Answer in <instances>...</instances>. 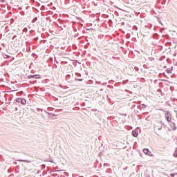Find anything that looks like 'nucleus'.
I'll list each match as a JSON object with an SVG mask.
<instances>
[{
	"mask_svg": "<svg viewBox=\"0 0 177 177\" xmlns=\"http://www.w3.org/2000/svg\"><path fill=\"white\" fill-rule=\"evenodd\" d=\"M165 117H166L167 121H168V122H171V120H172L171 115L167 113Z\"/></svg>",
	"mask_w": 177,
	"mask_h": 177,
	"instance_id": "obj_3",
	"label": "nucleus"
},
{
	"mask_svg": "<svg viewBox=\"0 0 177 177\" xmlns=\"http://www.w3.org/2000/svg\"><path fill=\"white\" fill-rule=\"evenodd\" d=\"M16 102H17L18 103H21V104H26V103H27V101L26 100V99H21V98H17Z\"/></svg>",
	"mask_w": 177,
	"mask_h": 177,
	"instance_id": "obj_1",
	"label": "nucleus"
},
{
	"mask_svg": "<svg viewBox=\"0 0 177 177\" xmlns=\"http://www.w3.org/2000/svg\"><path fill=\"white\" fill-rule=\"evenodd\" d=\"M133 136H134V138H138V132L136 131H133Z\"/></svg>",
	"mask_w": 177,
	"mask_h": 177,
	"instance_id": "obj_4",
	"label": "nucleus"
},
{
	"mask_svg": "<svg viewBox=\"0 0 177 177\" xmlns=\"http://www.w3.org/2000/svg\"><path fill=\"white\" fill-rule=\"evenodd\" d=\"M143 153H145V154H147V156H149V157H153V153H151V152H150L147 149H144Z\"/></svg>",
	"mask_w": 177,
	"mask_h": 177,
	"instance_id": "obj_2",
	"label": "nucleus"
}]
</instances>
